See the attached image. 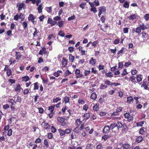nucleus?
I'll list each match as a JSON object with an SVG mask.
<instances>
[{
  "mask_svg": "<svg viewBox=\"0 0 149 149\" xmlns=\"http://www.w3.org/2000/svg\"><path fill=\"white\" fill-rule=\"evenodd\" d=\"M55 108V105H51L48 107V109L50 112V113L48 115V116L50 119H51L53 117L54 114V111Z\"/></svg>",
  "mask_w": 149,
  "mask_h": 149,
  "instance_id": "nucleus-1",
  "label": "nucleus"
},
{
  "mask_svg": "<svg viewBox=\"0 0 149 149\" xmlns=\"http://www.w3.org/2000/svg\"><path fill=\"white\" fill-rule=\"evenodd\" d=\"M123 116L125 118L127 119L128 122H130L133 119V114H131L130 113H126L124 114Z\"/></svg>",
  "mask_w": 149,
  "mask_h": 149,
  "instance_id": "nucleus-2",
  "label": "nucleus"
},
{
  "mask_svg": "<svg viewBox=\"0 0 149 149\" xmlns=\"http://www.w3.org/2000/svg\"><path fill=\"white\" fill-rule=\"evenodd\" d=\"M57 121L61 123V125L62 126H65L67 125V123L65 122V118H63L58 117L57 118Z\"/></svg>",
  "mask_w": 149,
  "mask_h": 149,
  "instance_id": "nucleus-3",
  "label": "nucleus"
},
{
  "mask_svg": "<svg viewBox=\"0 0 149 149\" xmlns=\"http://www.w3.org/2000/svg\"><path fill=\"white\" fill-rule=\"evenodd\" d=\"M123 108L120 107H118L116 109V111H114L111 114L112 115L118 116L119 114V112L123 111Z\"/></svg>",
  "mask_w": 149,
  "mask_h": 149,
  "instance_id": "nucleus-4",
  "label": "nucleus"
},
{
  "mask_svg": "<svg viewBox=\"0 0 149 149\" xmlns=\"http://www.w3.org/2000/svg\"><path fill=\"white\" fill-rule=\"evenodd\" d=\"M99 10L98 14V16L99 17H100V15L103 12L105 13L106 11V8L104 6H100L99 8Z\"/></svg>",
  "mask_w": 149,
  "mask_h": 149,
  "instance_id": "nucleus-5",
  "label": "nucleus"
},
{
  "mask_svg": "<svg viewBox=\"0 0 149 149\" xmlns=\"http://www.w3.org/2000/svg\"><path fill=\"white\" fill-rule=\"evenodd\" d=\"M80 70L78 69H76L75 70V74L76 75V77L77 78H81L83 77V74L80 73Z\"/></svg>",
  "mask_w": 149,
  "mask_h": 149,
  "instance_id": "nucleus-6",
  "label": "nucleus"
},
{
  "mask_svg": "<svg viewBox=\"0 0 149 149\" xmlns=\"http://www.w3.org/2000/svg\"><path fill=\"white\" fill-rule=\"evenodd\" d=\"M25 4L23 3H18L17 4V7L18 8V10L20 11L24 9Z\"/></svg>",
  "mask_w": 149,
  "mask_h": 149,
  "instance_id": "nucleus-7",
  "label": "nucleus"
},
{
  "mask_svg": "<svg viewBox=\"0 0 149 149\" xmlns=\"http://www.w3.org/2000/svg\"><path fill=\"white\" fill-rule=\"evenodd\" d=\"M128 130V128L126 125V124H123L122 127V129L121 130L122 133L123 134H125L127 132Z\"/></svg>",
  "mask_w": 149,
  "mask_h": 149,
  "instance_id": "nucleus-8",
  "label": "nucleus"
},
{
  "mask_svg": "<svg viewBox=\"0 0 149 149\" xmlns=\"http://www.w3.org/2000/svg\"><path fill=\"white\" fill-rule=\"evenodd\" d=\"M139 26L141 29V30H143L145 29H148L149 28V24H147L146 25H145L143 23L139 25Z\"/></svg>",
  "mask_w": 149,
  "mask_h": 149,
  "instance_id": "nucleus-9",
  "label": "nucleus"
},
{
  "mask_svg": "<svg viewBox=\"0 0 149 149\" xmlns=\"http://www.w3.org/2000/svg\"><path fill=\"white\" fill-rule=\"evenodd\" d=\"M43 124V128L44 130H48L50 129L51 126L48 123H45L44 121H43L42 123V124Z\"/></svg>",
  "mask_w": 149,
  "mask_h": 149,
  "instance_id": "nucleus-10",
  "label": "nucleus"
},
{
  "mask_svg": "<svg viewBox=\"0 0 149 149\" xmlns=\"http://www.w3.org/2000/svg\"><path fill=\"white\" fill-rule=\"evenodd\" d=\"M111 127L109 126H105L103 129L102 132L103 133L107 134L110 132Z\"/></svg>",
  "mask_w": 149,
  "mask_h": 149,
  "instance_id": "nucleus-11",
  "label": "nucleus"
},
{
  "mask_svg": "<svg viewBox=\"0 0 149 149\" xmlns=\"http://www.w3.org/2000/svg\"><path fill=\"white\" fill-rule=\"evenodd\" d=\"M70 97H67L66 96L63 97V103H64L65 104L67 103H70Z\"/></svg>",
  "mask_w": 149,
  "mask_h": 149,
  "instance_id": "nucleus-12",
  "label": "nucleus"
},
{
  "mask_svg": "<svg viewBox=\"0 0 149 149\" xmlns=\"http://www.w3.org/2000/svg\"><path fill=\"white\" fill-rule=\"evenodd\" d=\"M143 139V138L141 136H138L136 139L135 142L138 143H140V142L142 141Z\"/></svg>",
  "mask_w": 149,
  "mask_h": 149,
  "instance_id": "nucleus-13",
  "label": "nucleus"
},
{
  "mask_svg": "<svg viewBox=\"0 0 149 149\" xmlns=\"http://www.w3.org/2000/svg\"><path fill=\"white\" fill-rule=\"evenodd\" d=\"M141 88H143L144 89L146 90H147L149 91V87H148L147 83L146 84V83L145 81H143L142 84L141 85Z\"/></svg>",
  "mask_w": 149,
  "mask_h": 149,
  "instance_id": "nucleus-14",
  "label": "nucleus"
},
{
  "mask_svg": "<svg viewBox=\"0 0 149 149\" xmlns=\"http://www.w3.org/2000/svg\"><path fill=\"white\" fill-rule=\"evenodd\" d=\"M137 81L138 82H141L143 78V76L142 74H137L136 77Z\"/></svg>",
  "mask_w": 149,
  "mask_h": 149,
  "instance_id": "nucleus-15",
  "label": "nucleus"
},
{
  "mask_svg": "<svg viewBox=\"0 0 149 149\" xmlns=\"http://www.w3.org/2000/svg\"><path fill=\"white\" fill-rule=\"evenodd\" d=\"M62 71L61 70H57L56 72H54L53 75L54 76L57 77L61 75L60 73L62 74Z\"/></svg>",
  "mask_w": 149,
  "mask_h": 149,
  "instance_id": "nucleus-16",
  "label": "nucleus"
},
{
  "mask_svg": "<svg viewBox=\"0 0 149 149\" xmlns=\"http://www.w3.org/2000/svg\"><path fill=\"white\" fill-rule=\"evenodd\" d=\"M141 38L143 39H147L148 37V34L145 31H143L141 33Z\"/></svg>",
  "mask_w": 149,
  "mask_h": 149,
  "instance_id": "nucleus-17",
  "label": "nucleus"
},
{
  "mask_svg": "<svg viewBox=\"0 0 149 149\" xmlns=\"http://www.w3.org/2000/svg\"><path fill=\"white\" fill-rule=\"evenodd\" d=\"M133 99L131 96H130L127 97V102L128 104H130L131 102L133 103Z\"/></svg>",
  "mask_w": 149,
  "mask_h": 149,
  "instance_id": "nucleus-18",
  "label": "nucleus"
},
{
  "mask_svg": "<svg viewBox=\"0 0 149 149\" xmlns=\"http://www.w3.org/2000/svg\"><path fill=\"white\" fill-rule=\"evenodd\" d=\"M64 24V21H63L59 20L58 21L57 23V25L59 28H61V27L63 26Z\"/></svg>",
  "mask_w": 149,
  "mask_h": 149,
  "instance_id": "nucleus-19",
  "label": "nucleus"
},
{
  "mask_svg": "<svg viewBox=\"0 0 149 149\" xmlns=\"http://www.w3.org/2000/svg\"><path fill=\"white\" fill-rule=\"evenodd\" d=\"M58 131H59V134L60 136H64L65 134L64 130H63L61 129H58Z\"/></svg>",
  "mask_w": 149,
  "mask_h": 149,
  "instance_id": "nucleus-20",
  "label": "nucleus"
},
{
  "mask_svg": "<svg viewBox=\"0 0 149 149\" xmlns=\"http://www.w3.org/2000/svg\"><path fill=\"white\" fill-rule=\"evenodd\" d=\"M21 54L20 52H16L15 57L16 59H19L20 58H21Z\"/></svg>",
  "mask_w": 149,
  "mask_h": 149,
  "instance_id": "nucleus-21",
  "label": "nucleus"
},
{
  "mask_svg": "<svg viewBox=\"0 0 149 149\" xmlns=\"http://www.w3.org/2000/svg\"><path fill=\"white\" fill-rule=\"evenodd\" d=\"M116 127H118V129H119L120 128H121L123 127V125L122 124V123L121 122L118 121L116 123Z\"/></svg>",
  "mask_w": 149,
  "mask_h": 149,
  "instance_id": "nucleus-22",
  "label": "nucleus"
},
{
  "mask_svg": "<svg viewBox=\"0 0 149 149\" xmlns=\"http://www.w3.org/2000/svg\"><path fill=\"white\" fill-rule=\"evenodd\" d=\"M35 18H36L33 15L31 14H30L29 16H28V20L29 21H31L33 20H34Z\"/></svg>",
  "mask_w": 149,
  "mask_h": 149,
  "instance_id": "nucleus-23",
  "label": "nucleus"
},
{
  "mask_svg": "<svg viewBox=\"0 0 149 149\" xmlns=\"http://www.w3.org/2000/svg\"><path fill=\"white\" fill-rule=\"evenodd\" d=\"M61 99L59 97H54L53 99V103H57L61 101Z\"/></svg>",
  "mask_w": 149,
  "mask_h": 149,
  "instance_id": "nucleus-24",
  "label": "nucleus"
},
{
  "mask_svg": "<svg viewBox=\"0 0 149 149\" xmlns=\"http://www.w3.org/2000/svg\"><path fill=\"white\" fill-rule=\"evenodd\" d=\"M39 84L38 82H36L33 84L34 88L33 90H37L39 88Z\"/></svg>",
  "mask_w": 149,
  "mask_h": 149,
  "instance_id": "nucleus-25",
  "label": "nucleus"
},
{
  "mask_svg": "<svg viewBox=\"0 0 149 149\" xmlns=\"http://www.w3.org/2000/svg\"><path fill=\"white\" fill-rule=\"evenodd\" d=\"M99 105L97 104H95L93 107L94 110L96 111H98L99 109Z\"/></svg>",
  "mask_w": 149,
  "mask_h": 149,
  "instance_id": "nucleus-26",
  "label": "nucleus"
},
{
  "mask_svg": "<svg viewBox=\"0 0 149 149\" xmlns=\"http://www.w3.org/2000/svg\"><path fill=\"white\" fill-rule=\"evenodd\" d=\"M136 77L134 76H132L130 77L131 78V81L132 82V84H135L136 83V82L135 81V78Z\"/></svg>",
  "mask_w": 149,
  "mask_h": 149,
  "instance_id": "nucleus-27",
  "label": "nucleus"
},
{
  "mask_svg": "<svg viewBox=\"0 0 149 149\" xmlns=\"http://www.w3.org/2000/svg\"><path fill=\"white\" fill-rule=\"evenodd\" d=\"M90 114L88 113H86L83 115V116L84 117V119L85 120H87L90 117Z\"/></svg>",
  "mask_w": 149,
  "mask_h": 149,
  "instance_id": "nucleus-28",
  "label": "nucleus"
},
{
  "mask_svg": "<svg viewBox=\"0 0 149 149\" xmlns=\"http://www.w3.org/2000/svg\"><path fill=\"white\" fill-rule=\"evenodd\" d=\"M97 95L94 92L92 93L91 95V98L93 100H95L97 97Z\"/></svg>",
  "mask_w": 149,
  "mask_h": 149,
  "instance_id": "nucleus-29",
  "label": "nucleus"
},
{
  "mask_svg": "<svg viewBox=\"0 0 149 149\" xmlns=\"http://www.w3.org/2000/svg\"><path fill=\"white\" fill-rule=\"evenodd\" d=\"M111 135H105L102 136V139H103L104 141L106 140L108 138L111 137Z\"/></svg>",
  "mask_w": 149,
  "mask_h": 149,
  "instance_id": "nucleus-30",
  "label": "nucleus"
},
{
  "mask_svg": "<svg viewBox=\"0 0 149 149\" xmlns=\"http://www.w3.org/2000/svg\"><path fill=\"white\" fill-rule=\"evenodd\" d=\"M67 60L63 58L62 61V64L63 67H65L67 65Z\"/></svg>",
  "mask_w": 149,
  "mask_h": 149,
  "instance_id": "nucleus-31",
  "label": "nucleus"
},
{
  "mask_svg": "<svg viewBox=\"0 0 149 149\" xmlns=\"http://www.w3.org/2000/svg\"><path fill=\"white\" fill-rule=\"evenodd\" d=\"M144 127H142L139 129V133L143 135L144 133L145 132L144 130Z\"/></svg>",
  "mask_w": 149,
  "mask_h": 149,
  "instance_id": "nucleus-32",
  "label": "nucleus"
},
{
  "mask_svg": "<svg viewBox=\"0 0 149 149\" xmlns=\"http://www.w3.org/2000/svg\"><path fill=\"white\" fill-rule=\"evenodd\" d=\"M82 123V121L80 120V119H77L76 120V124H77V126L78 127H79L80 125Z\"/></svg>",
  "mask_w": 149,
  "mask_h": 149,
  "instance_id": "nucleus-33",
  "label": "nucleus"
},
{
  "mask_svg": "<svg viewBox=\"0 0 149 149\" xmlns=\"http://www.w3.org/2000/svg\"><path fill=\"white\" fill-rule=\"evenodd\" d=\"M105 76L111 78L113 76V74L111 72H108L105 73Z\"/></svg>",
  "mask_w": 149,
  "mask_h": 149,
  "instance_id": "nucleus-34",
  "label": "nucleus"
},
{
  "mask_svg": "<svg viewBox=\"0 0 149 149\" xmlns=\"http://www.w3.org/2000/svg\"><path fill=\"white\" fill-rule=\"evenodd\" d=\"M34 29H35V31L33 34V38L38 36L37 34L39 33V31L36 28H35Z\"/></svg>",
  "mask_w": 149,
  "mask_h": 149,
  "instance_id": "nucleus-35",
  "label": "nucleus"
},
{
  "mask_svg": "<svg viewBox=\"0 0 149 149\" xmlns=\"http://www.w3.org/2000/svg\"><path fill=\"white\" fill-rule=\"evenodd\" d=\"M90 64L92 65H95V60L92 57L89 61Z\"/></svg>",
  "mask_w": 149,
  "mask_h": 149,
  "instance_id": "nucleus-36",
  "label": "nucleus"
},
{
  "mask_svg": "<svg viewBox=\"0 0 149 149\" xmlns=\"http://www.w3.org/2000/svg\"><path fill=\"white\" fill-rule=\"evenodd\" d=\"M130 3L128 1H126L123 4V7L125 8H128L129 7Z\"/></svg>",
  "mask_w": 149,
  "mask_h": 149,
  "instance_id": "nucleus-37",
  "label": "nucleus"
},
{
  "mask_svg": "<svg viewBox=\"0 0 149 149\" xmlns=\"http://www.w3.org/2000/svg\"><path fill=\"white\" fill-rule=\"evenodd\" d=\"M74 56H72L71 54H70L69 56V60L72 63V62L74 61Z\"/></svg>",
  "mask_w": 149,
  "mask_h": 149,
  "instance_id": "nucleus-38",
  "label": "nucleus"
},
{
  "mask_svg": "<svg viewBox=\"0 0 149 149\" xmlns=\"http://www.w3.org/2000/svg\"><path fill=\"white\" fill-rule=\"evenodd\" d=\"M8 102L11 103L12 105H15L16 104V102L13 99H8Z\"/></svg>",
  "mask_w": 149,
  "mask_h": 149,
  "instance_id": "nucleus-39",
  "label": "nucleus"
},
{
  "mask_svg": "<svg viewBox=\"0 0 149 149\" xmlns=\"http://www.w3.org/2000/svg\"><path fill=\"white\" fill-rule=\"evenodd\" d=\"M21 86L19 84H18L17 85V86L16 88H15V91L20 92V91L21 89Z\"/></svg>",
  "mask_w": 149,
  "mask_h": 149,
  "instance_id": "nucleus-40",
  "label": "nucleus"
},
{
  "mask_svg": "<svg viewBox=\"0 0 149 149\" xmlns=\"http://www.w3.org/2000/svg\"><path fill=\"white\" fill-rule=\"evenodd\" d=\"M22 25L24 29H25L27 28L28 26V24L25 21L24 22L22 23Z\"/></svg>",
  "mask_w": 149,
  "mask_h": 149,
  "instance_id": "nucleus-41",
  "label": "nucleus"
},
{
  "mask_svg": "<svg viewBox=\"0 0 149 149\" xmlns=\"http://www.w3.org/2000/svg\"><path fill=\"white\" fill-rule=\"evenodd\" d=\"M6 74L7 76L9 77L12 75L11 70L10 69H8L6 71Z\"/></svg>",
  "mask_w": 149,
  "mask_h": 149,
  "instance_id": "nucleus-42",
  "label": "nucleus"
},
{
  "mask_svg": "<svg viewBox=\"0 0 149 149\" xmlns=\"http://www.w3.org/2000/svg\"><path fill=\"white\" fill-rule=\"evenodd\" d=\"M144 123V122L143 121H141L139 122H138L136 123V125L137 127L141 126L142 127Z\"/></svg>",
  "mask_w": 149,
  "mask_h": 149,
  "instance_id": "nucleus-43",
  "label": "nucleus"
},
{
  "mask_svg": "<svg viewBox=\"0 0 149 149\" xmlns=\"http://www.w3.org/2000/svg\"><path fill=\"white\" fill-rule=\"evenodd\" d=\"M22 79L24 81L26 82L29 79V77L28 76H26L23 77Z\"/></svg>",
  "mask_w": 149,
  "mask_h": 149,
  "instance_id": "nucleus-44",
  "label": "nucleus"
},
{
  "mask_svg": "<svg viewBox=\"0 0 149 149\" xmlns=\"http://www.w3.org/2000/svg\"><path fill=\"white\" fill-rule=\"evenodd\" d=\"M141 32V29L140 27H137L135 31V32L136 33L139 34Z\"/></svg>",
  "mask_w": 149,
  "mask_h": 149,
  "instance_id": "nucleus-45",
  "label": "nucleus"
},
{
  "mask_svg": "<svg viewBox=\"0 0 149 149\" xmlns=\"http://www.w3.org/2000/svg\"><path fill=\"white\" fill-rule=\"evenodd\" d=\"M15 118L14 117L12 116L11 118H10L9 119L8 122L9 123L11 124L12 122L14 121L15 120Z\"/></svg>",
  "mask_w": 149,
  "mask_h": 149,
  "instance_id": "nucleus-46",
  "label": "nucleus"
},
{
  "mask_svg": "<svg viewBox=\"0 0 149 149\" xmlns=\"http://www.w3.org/2000/svg\"><path fill=\"white\" fill-rule=\"evenodd\" d=\"M58 34L61 37H64L65 34L63 31L62 30H60L59 31V33H58Z\"/></svg>",
  "mask_w": 149,
  "mask_h": 149,
  "instance_id": "nucleus-47",
  "label": "nucleus"
},
{
  "mask_svg": "<svg viewBox=\"0 0 149 149\" xmlns=\"http://www.w3.org/2000/svg\"><path fill=\"white\" fill-rule=\"evenodd\" d=\"M123 147L124 149H127L129 148L130 147V145L128 144H123Z\"/></svg>",
  "mask_w": 149,
  "mask_h": 149,
  "instance_id": "nucleus-48",
  "label": "nucleus"
},
{
  "mask_svg": "<svg viewBox=\"0 0 149 149\" xmlns=\"http://www.w3.org/2000/svg\"><path fill=\"white\" fill-rule=\"evenodd\" d=\"M107 88V85H104L102 84H101L100 86V89H104L106 88Z\"/></svg>",
  "mask_w": 149,
  "mask_h": 149,
  "instance_id": "nucleus-49",
  "label": "nucleus"
},
{
  "mask_svg": "<svg viewBox=\"0 0 149 149\" xmlns=\"http://www.w3.org/2000/svg\"><path fill=\"white\" fill-rule=\"evenodd\" d=\"M43 143L46 147H49V145L48 144V142L47 141V139H45L44 140Z\"/></svg>",
  "mask_w": 149,
  "mask_h": 149,
  "instance_id": "nucleus-50",
  "label": "nucleus"
},
{
  "mask_svg": "<svg viewBox=\"0 0 149 149\" xmlns=\"http://www.w3.org/2000/svg\"><path fill=\"white\" fill-rule=\"evenodd\" d=\"M136 17V16L135 15H131L129 16V20H134V19H135Z\"/></svg>",
  "mask_w": 149,
  "mask_h": 149,
  "instance_id": "nucleus-51",
  "label": "nucleus"
},
{
  "mask_svg": "<svg viewBox=\"0 0 149 149\" xmlns=\"http://www.w3.org/2000/svg\"><path fill=\"white\" fill-rule=\"evenodd\" d=\"M128 73L126 69H124L122 73L121 74L122 76H123L128 74Z\"/></svg>",
  "mask_w": 149,
  "mask_h": 149,
  "instance_id": "nucleus-52",
  "label": "nucleus"
},
{
  "mask_svg": "<svg viewBox=\"0 0 149 149\" xmlns=\"http://www.w3.org/2000/svg\"><path fill=\"white\" fill-rule=\"evenodd\" d=\"M8 132H7V135L8 136H10L12 135V132L13 131L11 129H9L8 130Z\"/></svg>",
  "mask_w": 149,
  "mask_h": 149,
  "instance_id": "nucleus-53",
  "label": "nucleus"
},
{
  "mask_svg": "<svg viewBox=\"0 0 149 149\" xmlns=\"http://www.w3.org/2000/svg\"><path fill=\"white\" fill-rule=\"evenodd\" d=\"M47 138L49 139H51L53 138V134L52 133H47Z\"/></svg>",
  "mask_w": 149,
  "mask_h": 149,
  "instance_id": "nucleus-54",
  "label": "nucleus"
},
{
  "mask_svg": "<svg viewBox=\"0 0 149 149\" xmlns=\"http://www.w3.org/2000/svg\"><path fill=\"white\" fill-rule=\"evenodd\" d=\"M72 129H66L65 130V134H69L71 133Z\"/></svg>",
  "mask_w": 149,
  "mask_h": 149,
  "instance_id": "nucleus-55",
  "label": "nucleus"
},
{
  "mask_svg": "<svg viewBox=\"0 0 149 149\" xmlns=\"http://www.w3.org/2000/svg\"><path fill=\"white\" fill-rule=\"evenodd\" d=\"M116 127V123H112L110 125V127H111V129L113 131V129Z\"/></svg>",
  "mask_w": 149,
  "mask_h": 149,
  "instance_id": "nucleus-56",
  "label": "nucleus"
},
{
  "mask_svg": "<svg viewBox=\"0 0 149 149\" xmlns=\"http://www.w3.org/2000/svg\"><path fill=\"white\" fill-rule=\"evenodd\" d=\"M51 131L52 133H55L56 132L57 130L56 128H55L54 126H52L51 127Z\"/></svg>",
  "mask_w": 149,
  "mask_h": 149,
  "instance_id": "nucleus-57",
  "label": "nucleus"
},
{
  "mask_svg": "<svg viewBox=\"0 0 149 149\" xmlns=\"http://www.w3.org/2000/svg\"><path fill=\"white\" fill-rule=\"evenodd\" d=\"M120 40L119 38L115 39L113 41V44H115V45H117V44H118L120 42Z\"/></svg>",
  "mask_w": 149,
  "mask_h": 149,
  "instance_id": "nucleus-58",
  "label": "nucleus"
},
{
  "mask_svg": "<svg viewBox=\"0 0 149 149\" xmlns=\"http://www.w3.org/2000/svg\"><path fill=\"white\" fill-rule=\"evenodd\" d=\"M9 108L10 105L8 104H5L3 106V108L5 110Z\"/></svg>",
  "mask_w": 149,
  "mask_h": 149,
  "instance_id": "nucleus-59",
  "label": "nucleus"
},
{
  "mask_svg": "<svg viewBox=\"0 0 149 149\" xmlns=\"http://www.w3.org/2000/svg\"><path fill=\"white\" fill-rule=\"evenodd\" d=\"M91 72L90 70H85L84 71V75L85 76H87Z\"/></svg>",
  "mask_w": 149,
  "mask_h": 149,
  "instance_id": "nucleus-60",
  "label": "nucleus"
},
{
  "mask_svg": "<svg viewBox=\"0 0 149 149\" xmlns=\"http://www.w3.org/2000/svg\"><path fill=\"white\" fill-rule=\"evenodd\" d=\"M46 10L49 13H50L52 12V8L51 6H49V7H47L46 8Z\"/></svg>",
  "mask_w": 149,
  "mask_h": 149,
  "instance_id": "nucleus-61",
  "label": "nucleus"
},
{
  "mask_svg": "<svg viewBox=\"0 0 149 149\" xmlns=\"http://www.w3.org/2000/svg\"><path fill=\"white\" fill-rule=\"evenodd\" d=\"M37 9L39 13H41L42 12V5L41 4H40L39 6L37 8Z\"/></svg>",
  "mask_w": 149,
  "mask_h": 149,
  "instance_id": "nucleus-62",
  "label": "nucleus"
},
{
  "mask_svg": "<svg viewBox=\"0 0 149 149\" xmlns=\"http://www.w3.org/2000/svg\"><path fill=\"white\" fill-rule=\"evenodd\" d=\"M78 102L80 104H83L85 103L84 101L82 99H79L78 100Z\"/></svg>",
  "mask_w": 149,
  "mask_h": 149,
  "instance_id": "nucleus-63",
  "label": "nucleus"
},
{
  "mask_svg": "<svg viewBox=\"0 0 149 149\" xmlns=\"http://www.w3.org/2000/svg\"><path fill=\"white\" fill-rule=\"evenodd\" d=\"M144 18L146 20L149 19V14H146L144 15Z\"/></svg>",
  "mask_w": 149,
  "mask_h": 149,
  "instance_id": "nucleus-64",
  "label": "nucleus"
}]
</instances>
